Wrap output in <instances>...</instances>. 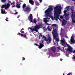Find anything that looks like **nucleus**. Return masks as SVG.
<instances>
[{"label":"nucleus","mask_w":75,"mask_h":75,"mask_svg":"<svg viewBox=\"0 0 75 75\" xmlns=\"http://www.w3.org/2000/svg\"><path fill=\"white\" fill-rule=\"evenodd\" d=\"M54 18L57 21H58V19L60 21H62V20L59 17V15L61 13V6H57L54 8Z\"/></svg>","instance_id":"1"},{"label":"nucleus","mask_w":75,"mask_h":75,"mask_svg":"<svg viewBox=\"0 0 75 75\" xmlns=\"http://www.w3.org/2000/svg\"><path fill=\"white\" fill-rule=\"evenodd\" d=\"M50 8H48L47 10L45 11V14L46 16L47 17H51L52 20H54V19H53V17L52 16H51V11L53 10L54 8L52 7V6H49Z\"/></svg>","instance_id":"2"},{"label":"nucleus","mask_w":75,"mask_h":75,"mask_svg":"<svg viewBox=\"0 0 75 75\" xmlns=\"http://www.w3.org/2000/svg\"><path fill=\"white\" fill-rule=\"evenodd\" d=\"M52 28L54 29L53 30V31L52 32V33L53 34V37L54 38L56 41H59V39L57 38H58V34L57 32V29H55V28L53 27Z\"/></svg>","instance_id":"3"},{"label":"nucleus","mask_w":75,"mask_h":75,"mask_svg":"<svg viewBox=\"0 0 75 75\" xmlns=\"http://www.w3.org/2000/svg\"><path fill=\"white\" fill-rule=\"evenodd\" d=\"M41 27H42V25L41 24H40L35 26L34 28L31 27L30 28V29L31 30V31H32V33L33 32H34V31H35L36 32H38L37 29H39Z\"/></svg>","instance_id":"4"},{"label":"nucleus","mask_w":75,"mask_h":75,"mask_svg":"<svg viewBox=\"0 0 75 75\" xmlns=\"http://www.w3.org/2000/svg\"><path fill=\"white\" fill-rule=\"evenodd\" d=\"M42 38H44V41L46 42V43L47 44H49L50 43V42L51 41V38H50V36H48L47 39V38L45 36H43Z\"/></svg>","instance_id":"5"},{"label":"nucleus","mask_w":75,"mask_h":75,"mask_svg":"<svg viewBox=\"0 0 75 75\" xmlns=\"http://www.w3.org/2000/svg\"><path fill=\"white\" fill-rule=\"evenodd\" d=\"M67 50L69 52H73L74 54H75V50L73 51H72V48L69 45V44L67 43Z\"/></svg>","instance_id":"6"},{"label":"nucleus","mask_w":75,"mask_h":75,"mask_svg":"<svg viewBox=\"0 0 75 75\" xmlns=\"http://www.w3.org/2000/svg\"><path fill=\"white\" fill-rule=\"evenodd\" d=\"M10 7V4L9 3L7 4V5L4 4L2 6L1 8H5V9H7Z\"/></svg>","instance_id":"7"},{"label":"nucleus","mask_w":75,"mask_h":75,"mask_svg":"<svg viewBox=\"0 0 75 75\" xmlns=\"http://www.w3.org/2000/svg\"><path fill=\"white\" fill-rule=\"evenodd\" d=\"M67 11L65 10L64 11V15L65 16V18L66 20H69V17H68V16L69 15V14H67Z\"/></svg>","instance_id":"8"},{"label":"nucleus","mask_w":75,"mask_h":75,"mask_svg":"<svg viewBox=\"0 0 75 75\" xmlns=\"http://www.w3.org/2000/svg\"><path fill=\"white\" fill-rule=\"evenodd\" d=\"M30 11H31V8H30V7L29 6H26L24 10V11L25 12L28 11L29 13L30 12Z\"/></svg>","instance_id":"9"},{"label":"nucleus","mask_w":75,"mask_h":75,"mask_svg":"<svg viewBox=\"0 0 75 75\" xmlns=\"http://www.w3.org/2000/svg\"><path fill=\"white\" fill-rule=\"evenodd\" d=\"M44 41L42 40L41 43H40V45H38V48L39 49H41V48H42V47H43L44 45Z\"/></svg>","instance_id":"10"},{"label":"nucleus","mask_w":75,"mask_h":75,"mask_svg":"<svg viewBox=\"0 0 75 75\" xmlns=\"http://www.w3.org/2000/svg\"><path fill=\"white\" fill-rule=\"evenodd\" d=\"M74 6H71V18H73V17H75V15H74Z\"/></svg>","instance_id":"11"},{"label":"nucleus","mask_w":75,"mask_h":75,"mask_svg":"<svg viewBox=\"0 0 75 75\" xmlns=\"http://www.w3.org/2000/svg\"><path fill=\"white\" fill-rule=\"evenodd\" d=\"M32 16H33V14H30L28 18V19H30V23H33V18Z\"/></svg>","instance_id":"12"},{"label":"nucleus","mask_w":75,"mask_h":75,"mask_svg":"<svg viewBox=\"0 0 75 75\" xmlns=\"http://www.w3.org/2000/svg\"><path fill=\"white\" fill-rule=\"evenodd\" d=\"M60 41L62 42V45H63V46H64L66 44V42L64 40V39H62V40H61Z\"/></svg>","instance_id":"13"},{"label":"nucleus","mask_w":75,"mask_h":75,"mask_svg":"<svg viewBox=\"0 0 75 75\" xmlns=\"http://www.w3.org/2000/svg\"><path fill=\"white\" fill-rule=\"evenodd\" d=\"M67 21L65 20V19H63V21H62V25H65L66 24H67Z\"/></svg>","instance_id":"14"},{"label":"nucleus","mask_w":75,"mask_h":75,"mask_svg":"<svg viewBox=\"0 0 75 75\" xmlns=\"http://www.w3.org/2000/svg\"><path fill=\"white\" fill-rule=\"evenodd\" d=\"M51 48L52 51H53L54 52H55V51H56V48H55V47H51Z\"/></svg>","instance_id":"15"},{"label":"nucleus","mask_w":75,"mask_h":75,"mask_svg":"<svg viewBox=\"0 0 75 75\" xmlns=\"http://www.w3.org/2000/svg\"><path fill=\"white\" fill-rule=\"evenodd\" d=\"M29 3H30V4H32V5L33 6L34 5V1H33V0H29Z\"/></svg>","instance_id":"16"},{"label":"nucleus","mask_w":75,"mask_h":75,"mask_svg":"<svg viewBox=\"0 0 75 75\" xmlns=\"http://www.w3.org/2000/svg\"><path fill=\"white\" fill-rule=\"evenodd\" d=\"M35 3L36 5H37V6H39V5H40V4H39V3H38V2L37 1H35Z\"/></svg>","instance_id":"17"},{"label":"nucleus","mask_w":75,"mask_h":75,"mask_svg":"<svg viewBox=\"0 0 75 75\" xmlns=\"http://www.w3.org/2000/svg\"><path fill=\"white\" fill-rule=\"evenodd\" d=\"M1 13L2 14H4V13H6V12L5 10H3V9H1Z\"/></svg>","instance_id":"18"},{"label":"nucleus","mask_w":75,"mask_h":75,"mask_svg":"<svg viewBox=\"0 0 75 75\" xmlns=\"http://www.w3.org/2000/svg\"><path fill=\"white\" fill-rule=\"evenodd\" d=\"M75 17H73V18H71V19H72V22L73 23H75V21L74 19V18Z\"/></svg>","instance_id":"19"},{"label":"nucleus","mask_w":75,"mask_h":75,"mask_svg":"<svg viewBox=\"0 0 75 75\" xmlns=\"http://www.w3.org/2000/svg\"><path fill=\"white\" fill-rule=\"evenodd\" d=\"M22 7L23 8H25L26 7V4H23V5Z\"/></svg>","instance_id":"20"},{"label":"nucleus","mask_w":75,"mask_h":75,"mask_svg":"<svg viewBox=\"0 0 75 75\" xmlns=\"http://www.w3.org/2000/svg\"><path fill=\"white\" fill-rule=\"evenodd\" d=\"M52 25V27H57V25L55 24H53Z\"/></svg>","instance_id":"21"},{"label":"nucleus","mask_w":75,"mask_h":75,"mask_svg":"<svg viewBox=\"0 0 75 75\" xmlns=\"http://www.w3.org/2000/svg\"><path fill=\"white\" fill-rule=\"evenodd\" d=\"M1 1L2 3L6 2V0H1Z\"/></svg>","instance_id":"22"},{"label":"nucleus","mask_w":75,"mask_h":75,"mask_svg":"<svg viewBox=\"0 0 75 75\" xmlns=\"http://www.w3.org/2000/svg\"><path fill=\"white\" fill-rule=\"evenodd\" d=\"M20 6L19 5V4H18L17 5L16 7H17V8H20Z\"/></svg>","instance_id":"23"},{"label":"nucleus","mask_w":75,"mask_h":75,"mask_svg":"<svg viewBox=\"0 0 75 75\" xmlns=\"http://www.w3.org/2000/svg\"><path fill=\"white\" fill-rule=\"evenodd\" d=\"M47 29L48 31H51V29H50V28L49 27V26L47 27Z\"/></svg>","instance_id":"24"},{"label":"nucleus","mask_w":75,"mask_h":75,"mask_svg":"<svg viewBox=\"0 0 75 75\" xmlns=\"http://www.w3.org/2000/svg\"><path fill=\"white\" fill-rule=\"evenodd\" d=\"M44 21H45L47 22H48V20H47V18H44Z\"/></svg>","instance_id":"25"},{"label":"nucleus","mask_w":75,"mask_h":75,"mask_svg":"<svg viewBox=\"0 0 75 75\" xmlns=\"http://www.w3.org/2000/svg\"><path fill=\"white\" fill-rule=\"evenodd\" d=\"M33 21H34V23H35V24H36V20H35V19H34L33 20Z\"/></svg>","instance_id":"26"},{"label":"nucleus","mask_w":75,"mask_h":75,"mask_svg":"<svg viewBox=\"0 0 75 75\" xmlns=\"http://www.w3.org/2000/svg\"><path fill=\"white\" fill-rule=\"evenodd\" d=\"M23 37L25 38H27V35H23Z\"/></svg>","instance_id":"27"},{"label":"nucleus","mask_w":75,"mask_h":75,"mask_svg":"<svg viewBox=\"0 0 75 75\" xmlns=\"http://www.w3.org/2000/svg\"><path fill=\"white\" fill-rule=\"evenodd\" d=\"M64 18V16H61L60 17V18H61V19H62V18Z\"/></svg>","instance_id":"28"},{"label":"nucleus","mask_w":75,"mask_h":75,"mask_svg":"<svg viewBox=\"0 0 75 75\" xmlns=\"http://www.w3.org/2000/svg\"><path fill=\"white\" fill-rule=\"evenodd\" d=\"M8 18H6V19H5V20L6 21H8Z\"/></svg>","instance_id":"29"},{"label":"nucleus","mask_w":75,"mask_h":75,"mask_svg":"<svg viewBox=\"0 0 75 75\" xmlns=\"http://www.w3.org/2000/svg\"><path fill=\"white\" fill-rule=\"evenodd\" d=\"M21 34L20 33H18L17 34V35H21Z\"/></svg>","instance_id":"30"},{"label":"nucleus","mask_w":75,"mask_h":75,"mask_svg":"<svg viewBox=\"0 0 75 75\" xmlns=\"http://www.w3.org/2000/svg\"><path fill=\"white\" fill-rule=\"evenodd\" d=\"M69 7H70V6H69L67 7H66L65 8H67V9H69Z\"/></svg>","instance_id":"31"},{"label":"nucleus","mask_w":75,"mask_h":75,"mask_svg":"<svg viewBox=\"0 0 75 75\" xmlns=\"http://www.w3.org/2000/svg\"><path fill=\"white\" fill-rule=\"evenodd\" d=\"M69 54H68V53H67L66 54V56H67V57H68V55H69Z\"/></svg>","instance_id":"32"},{"label":"nucleus","mask_w":75,"mask_h":75,"mask_svg":"<svg viewBox=\"0 0 75 75\" xmlns=\"http://www.w3.org/2000/svg\"><path fill=\"white\" fill-rule=\"evenodd\" d=\"M20 33H24V31H21Z\"/></svg>","instance_id":"33"},{"label":"nucleus","mask_w":75,"mask_h":75,"mask_svg":"<svg viewBox=\"0 0 75 75\" xmlns=\"http://www.w3.org/2000/svg\"><path fill=\"white\" fill-rule=\"evenodd\" d=\"M40 37H41V36H40V35H39L38 36V38H39V40H40Z\"/></svg>","instance_id":"34"},{"label":"nucleus","mask_w":75,"mask_h":75,"mask_svg":"<svg viewBox=\"0 0 75 75\" xmlns=\"http://www.w3.org/2000/svg\"><path fill=\"white\" fill-rule=\"evenodd\" d=\"M34 44L35 45H36V46H38V45L36 43H35Z\"/></svg>","instance_id":"35"},{"label":"nucleus","mask_w":75,"mask_h":75,"mask_svg":"<svg viewBox=\"0 0 75 75\" xmlns=\"http://www.w3.org/2000/svg\"><path fill=\"white\" fill-rule=\"evenodd\" d=\"M39 1H40V3H42V0H39Z\"/></svg>","instance_id":"36"},{"label":"nucleus","mask_w":75,"mask_h":75,"mask_svg":"<svg viewBox=\"0 0 75 75\" xmlns=\"http://www.w3.org/2000/svg\"><path fill=\"white\" fill-rule=\"evenodd\" d=\"M21 37H24V35H23V34H21Z\"/></svg>","instance_id":"37"},{"label":"nucleus","mask_w":75,"mask_h":75,"mask_svg":"<svg viewBox=\"0 0 75 75\" xmlns=\"http://www.w3.org/2000/svg\"><path fill=\"white\" fill-rule=\"evenodd\" d=\"M8 2L9 3H11V1H8Z\"/></svg>","instance_id":"38"},{"label":"nucleus","mask_w":75,"mask_h":75,"mask_svg":"<svg viewBox=\"0 0 75 75\" xmlns=\"http://www.w3.org/2000/svg\"><path fill=\"white\" fill-rule=\"evenodd\" d=\"M12 6V7H15V5H13V6Z\"/></svg>","instance_id":"39"},{"label":"nucleus","mask_w":75,"mask_h":75,"mask_svg":"<svg viewBox=\"0 0 75 75\" xmlns=\"http://www.w3.org/2000/svg\"><path fill=\"white\" fill-rule=\"evenodd\" d=\"M15 14H18V12H16V13H15Z\"/></svg>","instance_id":"40"},{"label":"nucleus","mask_w":75,"mask_h":75,"mask_svg":"<svg viewBox=\"0 0 75 75\" xmlns=\"http://www.w3.org/2000/svg\"><path fill=\"white\" fill-rule=\"evenodd\" d=\"M13 4H15V2H13Z\"/></svg>","instance_id":"41"},{"label":"nucleus","mask_w":75,"mask_h":75,"mask_svg":"<svg viewBox=\"0 0 75 75\" xmlns=\"http://www.w3.org/2000/svg\"><path fill=\"white\" fill-rule=\"evenodd\" d=\"M22 30H24V28H23L22 29H21V31H22Z\"/></svg>","instance_id":"42"},{"label":"nucleus","mask_w":75,"mask_h":75,"mask_svg":"<svg viewBox=\"0 0 75 75\" xmlns=\"http://www.w3.org/2000/svg\"><path fill=\"white\" fill-rule=\"evenodd\" d=\"M50 25V24H49L47 23V25Z\"/></svg>","instance_id":"43"},{"label":"nucleus","mask_w":75,"mask_h":75,"mask_svg":"<svg viewBox=\"0 0 75 75\" xmlns=\"http://www.w3.org/2000/svg\"><path fill=\"white\" fill-rule=\"evenodd\" d=\"M40 35H41V37H42V35H41V33L40 34Z\"/></svg>","instance_id":"44"},{"label":"nucleus","mask_w":75,"mask_h":75,"mask_svg":"<svg viewBox=\"0 0 75 75\" xmlns=\"http://www.w3.org/2000/svg\"><path fill=\"white\" fill-rule=\"evenodd\" d=\"M47 20H50V18H47Z\"/></svg>","instance_id":"45"},{"label":"nucleus","mask_w":75,"mask_h":75,"mask_svg":"<svg viewBox=\"0 0 75 75\" xmlns=\"http://www.w3.org/2000/svg\"><path fill=\"white\" fill-rule=\"evenodd\" d=\"M73 59H75V57L74 56V57H73Z\"/></svg>","instance_id":"46"},{"label":"nucleus","mask_w":75,"mask_h":75,"mask_svg":"<svg viewBox=\"0 0 75 75\" xmlns=\"http://www.w3.org/2000/svg\"><path fill=\"white\" fill-rule=\"evenodd\" d=\"M19 1L20 2H23V1H21V0L20 1Z\"/></svg>","instance_id":"47"},{"label":"nucleus","mask_w":75,"mask_h":75,"mask_svg":"<svg viewBox=\"0 0 75 75\" xmlns=\"http://www.w3.org/2000/svg\"><path fill=\"white\" fill-rule=\"evenodd\" d=\"M60 61H62V59H60Z\"/></svg>","instance_id":"48"},{"label":"nucleus","mask_w":75,"mask_h":75,"mask_svg":"<svg viewBox=\"0 0 75 75\" xmlns=\"http://www.w3.org/2000/svg\"><path fill=\"white\" fill-rule=\"evenodd\" d=\"M11 3V5H12V4H13V3H11H11Z\"/></svg>","instance_id":"49"},{"label":"nucleus","mask_w":75,"mask_h":75,"mask_svg":"<svg viewBox=\"0 0 75 75\" xmlns=\"http://www.w3.org/2000/svg\"><path fill=\"white\" fill-rule=\"evenodd\" d=\"M73 1H75V0H71Z\"/></svg>","instance_id":"50"},{"label":"nucleus","mask_w":75,"mask_h":75,"mask_svg":"<svg viewBox=\"0 0 75 75\" xmlns=\"http://www.w3.org/2000/svg\"><path fill=\"white\" fill-rule=\"evenodd\" d=\"M44 22H45V23H47V21H44Z\"/></svg>","instance_id":"51"},{"label":"nucleus","mask_w":75,"mask_h":75,"mask_svg":"<svg viewBox=\"0 0 75 75\" xmlns=\"http://www.w3.org/2000/svg\"><path fill=\"white\" fill-rule=\"evenodd\" d=\"M16 3H17V4L18 3V1H16Z\"/></svg>","instance_id":"52"},{"label":"nucleus","mask_w":75,"mask_h":75,"mask_svg":"<svg viewBox=\"0 0 75 75\" xmlns=\"http://www.w3.org/2000/svg\"><path fill=\"white\" fill-rule=\"evenodd\" d=\"M63 48L64 50V47H63Z\"/></svg>","instance_id":"53"},{"label":"nucleus","mask_w":75,"mask_h":75,"mask_svg":"<svg viewBox=\"0 0 75 75\" xmlns=\"http://www.w3.org/2000/svg\"><path fill=\"white\" fill-rule=\"evenodd\" d=\"M17 18H19V16H18L17 17Z\"/></svg>","instance_id":"54"},{"label":"nucleus","mask_w":75,"mask_h":75,"mask_svg":"<svg viewBox=\"0 0 75 75\" xmlns=\"http://www.w3.org/2000/svg\"><path fill=\"white\" fill-rule=\"evenodd\" d=\"M48 23H47V22H46V24H47Z\"/></svg>","instance_id":"55"},{"label":"nucleus","mask_w":75,"mask_h":75,"mask_svg":"<svg viewBox=\"0 0 75 75\" xmlns=\"http://www.w3.org/2000/svg\"><path fill=\"white\" fill-rule=\"evenodd\" d=\"M73 57H75V56H74V55H73Z\"/></svg>","instance_id":"56"},{"label":"nucleus","mask_w":75,"mask_h":75,"mask_svg":"<svg viewBox=\"0 0 75 75\" xmlns=\"http://www.w3.org/2000/svg\"><path fill=\"white\" fill-rule=\"evenodd\" d=\"M22 61H23V60H22Z\"/></svg>","instance_id":"57"}]
</instances>
